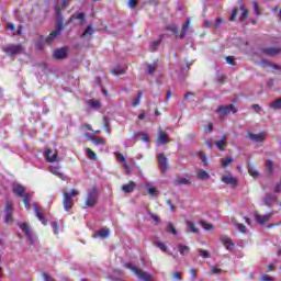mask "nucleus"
Instances as JSON below:
<instances>
[{
  "label": "nucleus",
  "instance_id": "f257e3e1",
  "mask_svg": "<svg viewBox=\"0 0 281 281\" xmlns=\"http://www.w3.org/2000/svg\"><path fill=\"white\" fill-rule=\"evenodd\" d=\"M100 199V191L97 187H92L88 190L86 195V207H95L98 205V200Z\"/></svg>",
  "mask_w": 281,
  "mask_h": 281
},
{
  "label": "nucleus",
  "instance_id": "f03ea898",
  "mask_svg": "<svg viewBox=\"0 0 281 281\" xmlns=\"http://www.w3.org/2000/svg\"><path fill=\"white\" fill-rule=\"evenodd\" d=\"M192 21L190 18L187 19L186 23L182 25L181 33L179 34V30L177 29V25L169 24L166 26L167 32H172L175 36L178 38H186V34H188V30H190V24Z\"/></svg>",
  "mask_w": 281,
  "mask_h": 281
},
{
  "label": "nucleus",
  "instance_id": "7ed1b4c3",
  "mask_svg": "<svg viewBox=\"0 0 281 281\" xmlns=\"http://www.w3.org/2000/svg\"><path fill=\"white\" fill-rule=\"evenodd\" d=\"M239 10L241 11V15L239 18L240 23H243L247 19V16H249V10L247 8H245L243 5L239 9L234 8L232 15L228 19L231 22L235 23V21H238Z\"/></svg>",
  "mask_w": 281,
  "mask_h": 281
},
{
  "label": "nucleus",
  "instance_id": "20e7f679",
  "mask_svg": "<svg viewBox=\"0 0 281 281\" xmlns=\"http://www.w3.org/2000/svg\"><path fill=\"white\" fill-rule=\"evenodd\" d=\"M2 50L7 56H19V54H23V52H25V48L21 44H11L4 46Z\"/></svg>",
  "mask_w": 281,
  "mask_h": 281
},
{
  "label": "nucleus",
  "instance_id": "39448f33",
  "mask_svg": "<svg viewBox=\"0 0 281 281\" xmlns=\"http://www.w3.org/2000/svg\"><path fill=\"white\" fill-rule=\"evenodd\" d=\"M14 212V204L12 201H8L4 205V223L7 225H12L14 223V216L12 215Z\"/></svg>",
  "mask_w": 281,
  "mask_h": 281
},
{
  "label": "nucleus",
  "instance_id": "423d86ee",
  "mask_svg": "<svg viewBox=\"0 0 281 281\" xmlns=\"http://www.w3.org/2000/svg\"><path fill=\"white\" fill-rule=\"evenodd\" d=\"M64 27H65V25L63 24V21H59L57 23L56 29L47 37H44L45 44L52 45V43H54V40L57 36H60V33L63 32Z\"/></svg>",
  "mask_w": 281,
  "mask_h": 281
},
{
  "label": "nucleus",
  "instance_id": "0eeeda50",
  "mask_svg": "<svg viewBox=\"0 0 281 281\" xmlns=\"http://www.w3.org/2000/svg\"><path fill=\"white\" fill-rule=\"evenodd\" d=\"M246 137L249 139V142H255V144H262V142L267 139V132H260L258 134L248 132Z\"/></svg>",
  "mask_w": 281,
  "mask_h": 281
},
{
  "label": "nucleus",
  "instance_id": "6e6552de",
  "mask_svg": "<svg viewBox=\"0 0 281 281\" xmlns=\"http://www.w3.org/2000/svg\"><path fill=\"white\" fill-rule=\"evenodd\" d=\"M44 157L48 164H56L58 161V150H52V148H47L44 153Z\"/></svg>",
  "mask_w": 281,
  "mask_h": 281
},
{
  "label": "nucleus",
  "instance_id": "1a4fd4ad",
  "mask_svg": "<svg viewBox=\"0 0 281 281\" xmlns=\"http://www.w3.org/2000/svg\"><path fill=\"white\" fill-rule=\"evenodd\" d=\"M272 216H273V213L260 215L258 212H256L255 221L258 223V225H267V223H269V221H271Z\"/></svg>",
  "mask_w": 281,
  "mask_h": 281
},
{
  "label": "nucleus",
  "instance_id": "9d476101",
  "mask_svg": "<svg viewBox=\"0 0 281 281\" xmlns=\"http://www.w3.org/2000/svg\"><path fill=\"white\" fill-rule=\"evenodd\" d=\"M63 206L64 210L66 212H69V210H71V207H74V199H71V194H69L68 192H64L63 193Z\"/></svg>",
  "mask_w": 281,
  "mask_h": 281
},
{
  "label": "nucleus",
  "instance_id": "9b49d317",
  "mask_svg": "<svg viewBox=\"0 0 281 281\" xmlns=\"http://www.w3.org/2000/svg\"><path fill=\"white\" fill-rule=\"evenodd\" d=\"M215 113H221L222 115H227V113H238V109L234 104H228L226 106H218Z\"/></svg>",
  "mask_w": 281,
  "mask_h": 281
},
{
  "label": "nucleus",
  "instance_id": "f8f14e48",
  "mask_svg": "<svg viewBox=\"0 0 281 281\" xmlns=\"http://www.w3.org/2000/svg\"><path fill=\"white\" fill-rule=\"evenodd\" d=\"M20 228L22 229V232H24L27 240H30V244L34 245V234H32V228H30V225H27L26 223H22L20 224Z\"/></svg>",
  "mask_w": 281,
  "mask_h": 281
},
{
  "label": "nucleus",
  "instance_id": "ddd939ff",
  "mask_svg": "<svg viewBox=\"0 0 281 281\" xmlns=\"http://www.w3.org/2000/svg\"><path fill=\"white\" fill-rule=\"evenodd\" d=\"M222 182L226 186H231L232 188H236V186H238V180H236V178H234L232 175L223 176Z\"/></svg>",
  "mask_w": 281,
  "mask_h": 281
},
{
  "label": "nucleus",
  "instance_id": "4468645a",
  "mask_svg": "<svg viewBox=\"0 0 281 281\" xmlns=\"http://www.w3.org/2000/svg\"><path fill=\"white\" fill-rule=\"evenodd\" d=\"M158 165L161 172H166V170H168V158L166 157L165 154L158 155Z\"/></svg>",
  "mask_w": 281,
  "mask_h": 281
},
{
  "label": "nucleus",
  "instance_id": "2eb2a0df",
  "mask_svg": "<svg viewBox=\"0 0 281 281\" xmlns=\"http://www.w3.org/2000/svg\"><path fill=\"white\" fill-rule=\"evenodd\" d=\"M261 52L266 56H278V54L281 53V48L280 47H265V48H261Z\"/></svg>",
  "mask_w": 281,
  "mask_h": 281
},
{
  "label": "nucleus",
  "instance_id": "dca6fc26",
  "mask_svg": "<svg viewBox=\"0 0 281 281\" xmlns=\"http://www.w3.org/2000/svg\"><path fill=\"white\" fill-rule=\"evenodd\" d=\"M12 192L13 194H15L16 196H20L21 199L23 196H25V194H27V192H25V187H23L22 184H15L12 188Z\"/></svg>",
  "mask_w": 281,
  "mask_h": 281
},
{
  "label": "nucleus",
  "instance_id": "f3484780",
  "mask_svg": "<svg viewBox=\"0 0 281 281\" xmlns=\"http://www.w3.org/2000/svg\"><path fill=\"white\" fill-rule=\"evenodd\" d=\"M111 235V229L109 228H102L100 231H97L92 238H109V236Z\"/></svg>",
  "mask_w": 281,
  "mask_h": 281
},
{
  "label": "nucleus",
  "instance_id": "a211bd4d",
  "mask_svg": "<svg viewBox=\"0 0 281 281\" xmlns=\"http://www.w3.org/2000/svg\"><path fill=\"white\" fill-rule=\"evenodd\" d=\"M53 56L56 60H63V58L67 57V49L57 48L53 52Z\"/></svg>",
  "mask_w": 281,
  "mask_h": 281
},
{
  "label": "nucleus",
  "instance_id": "6ab92c4d",
  "mask_svg": "<svg viewBox=\"0 0 281 281\" xmlns=\"http://www.w3.org/2000/svg\"><path fill=\"white\" fill-rule=\"evenodd\" d=\"M157 142H158V144H168L170 142V138H168V134H166V132L161 131V128H159V131H158Z\"/></svg>",
  "mask_w": 281,
  "mask_h": 281
},
{
  "label": "nucleus",
  "instance_id": "aec40b11",
  "mask_svg": "<svg viewBox=\"0 0 281 281\" xmlns=\"http://www.w3.org/2000/svg\"><path fill=\"white\" fill-rule=\"evenodd\" d=\"M276 201H278V198L272 193H267L263 198V203L265 205H268V207H271Z\"/></svg>",
  "mask_w": 281,
  "mask_h": 281
},
{
  "label": "nucleus",
  "instance_id": "412c9836",
  "mask_svg": "<svg viewBox=\"0 0 281 281\" xmlns=\"http://www.w3.org/2000/svg\"><path fill=\"white\" fill-rule=\"evenodd\" d=\"M135 181H130L127 184H123L121 190L125 193V194H131L132 192L135 191Z\"/></svg>",
  "mask_w": 281,
  "mask_h": 281
},
{
  "label": "nucleus",
  "instance_id": "4be33fe9",
  "mask_svg": "<svg viewBox=\"0 0 281 281\" xmlns=\"http://www.w3.org/2000/svg\"><path fill=\"white\" fill-rule=\"evenodd\" d=\"M74 19H77L78 21H81V25H85V23H87V13L81 12V13H77V14H72V16L70 18V20L68 21V23H71V21H74Z\"/></svg>",
  "mask_w": 281,
  "mask_h": 281
},
{
  "label": "nucleus",
  "instance_id": "5701e85b",
  "mask_svg": "<svg viewBox=\"0 0 281 281\" xmlns=\"http://www.w3.org/2000/svg\"><path fill=\"white\" fill-rule=\"evenodd\" d=\"M33 207H34V212H35V215L38 218V221H41V223H43V225H47L45 215H43V213H41V209L38 207V205L34 204Z\"/></svg>",
  "mask_w": 281,
  "mask_h": 281
},
{
  "label": "nucleus",
  "instance_id": "b1692460",
  "mask_svg": "<svg viewBox=\"0 0 281 281\" xmlns=\"http://www.w3.org/2000/svg\"><path fill=\"white\" fill-rule=\"evenodd\" d=\"M215 145L220 150H225V148L227 147V136H225V134L222 135V138L217 140Z\"/></svg>",
  "mask_w": 281,
  "mask_h": 281
},
{
  "label": "nucleus",
  "instance_id": "393cba45",
  "mask_svg": "<svg viewBox=\"0 0 281 281\" xmlns=\"http://www.w3.org/2000/svg\"><path fill=\"white\" fill-rule=\"evenodd\" d=\"M45 36L44 35H40L38 40L35 43V49H37L38 52L43 50L45 47Z\"/></svg>",
  "mask_w": 281,
  "mask_h": 281
},
{
  "label": "nucleus",
  "instance_id": "a878e982",
  "mask_svg": "<svg viewBox=\"0 0 281 281\" xmlns=\"http://www.w3.org/2000/svg\"><path fill=\"white\" fill-rule=\"evenodd\" d=\"M220 240L222 245L226 247V249H232V247L234 246V243H232V239H229L227 235L222 236Z\"/></svg>",
  "mask_w": 281,
  "mask_h": 281
},
{
  "label": "nucleus",
  "instance_id": "bb28decb",
  "mask_svg": "<svg viewBox=\"0 0 281 281\" xmlns=\"http://www.w3.org/2000/svg\"><path fill=\"white\" fill-rule=\"evenodd\" d=\"M177 249L180 254V256H186L190 254V246L183 245V244H178Z\"/></svg>",
  "mask_w": 281,
  "mask_h": 281
},
{
  "label": "nucleus",
  "instance_id": "cd10ccee",
  "mask_svg": "<svg viewBox=\"0 0 281 281\" xmlns=\"http://www.w3.org/2000/svg\"><path fill=\"white\" fill-rule=\"evenodd\" d=\"M248 175L252 177V179H258V176L260 175L258 170H256V167L254 165L249 164L248 165Z\"/></svg>",
  "mask_w": 281,
  "mask_h": 281
},
{
  "label": "nucleus",
  "instance_id": "c85d7f7f",
  "mask_svg": "<svg viewBox=\"0 0 281 281\" xmlns=\"http://www.w3.org/2000/svg\"><path fill=\"white\" fill-rule=\"evenodd\" d=\"M167 234H172V236H177L178 231L177 227H175V224L172 222H169V224L166 227Z\"/></svg>",
  "mask_w": 281,
  "mask_h": 281
},
{
  "label": "nucleus",
  "instance_id": "c756f323",
  "mask_svg": "<svg viewBox=\"0 0 281 281\" xmlns=\"http://www.w3.org/2000/svg\"><path fill=\"white\" fill-rule=\"evenodd\" d=\"M198 179H201L202 181H207L210 179V173L207 171L200 169V171L196 173Z\"/></svg>",
  "mask_w": 281,
  "mask_h": 281
},
{
  "label": "nucleus",
  "instance_id": "7c9ffc66",
  "mask_svg": "<svg viewBox=\"0 0 281 281\" xmlns=\"http://www.w3.org/2000/svg\"><path fill=\"white\" fill-rule=\"evenodd\" d=\"M90 142H93L97 146L104 145V138H100L98 136H89Z\"/></svg>",
  "mask_w": 281,
  "mask_h": 281
},
{
  "label": "nucleus",
  "instance_id": "2f4dec72",
  "mask_svg": "<svg viewBox=\"0 0 281 281\" xmlns=\"http://www.w3.org/2000/svg\"><path fill=\"white\" fill-rule=\"evenodd\" d=\"M93 35V26L89 25L83 33L80 35V38H87V36H92Z\"/></svg>",
  "mask_w": 281,
  "mask_h": 281
},
{
  "label": "nucleus",
  "instance_id": "473e14b6",
  "mask_svg": "<svg viewBox=\"0 0 281 281\" xmlns=\"http://www.w3.org/2000/svg\"><path fill=\"white\" fill-rule=\"evenodd\" d=\"M231 164H234V158L226 156L222 159V167L227 168Z\"/></svg>",
  "mask_w": 281,
  "mask_h": 281
},
{
  "label": "nucleus",
  "instance_id": "72a5a7b5",
  "mask_svg": "<svg viewBox=\"0 0 281 281\" xmlns=\"http://www.w3.org/2000/svg\"><path fill=\"white\" fill-rule=\"evenodd\" d=\"M52 175H55V177H58L63 181H65V175L60 173V170H58V167H52L50 168Z\"/></svg>",
  "mask_w": 281,
  "mask_h": 281
},
{
  "label": "nucleus",
  "instance_id": "f704fd0d",
  "mask_svg": "<svg viewBox=\"0 0 281 281\" xmlns=\"http://www.w3.org/2000/svg\"><path fill=\"white\" fill-rule=\"evenodd\" d=\"M261 65H267V67H271V69H278L279 71H281V67L278 64H271L269 60L267 59H262L261 60Z\"/></svg>",
  "mask_w": 281,
  "mask_h": 281
},
{
  "label": "nucleus",
  "instance_id": "c9c22d12",
  "mask_svg": "<svg viewBox=\"0 0 281 281\" xmlns=\"http://www.w3.org/2000/svg\"><path fill=\"white\" fill-rule=\"evenodd\" d=\"M103 126L105 128L106 135H110L109 133H111V121L106 116L103 117Z\"/></svg>",
  "mask_w": 281,
  "mask_h": 281
},
{
  "label": "nucleus",
  "instance_id": "e433bc0d",
  "mask_svg": "<svg viewBox=\"0 0 281 281\" xmlns=\"http://www.w3.org/2000/svg\"><path fill=\"white\" fill-rule=\"evenodd\" d=\"M86 153L91 161H98V155L91 148H86Z\"/></svg>",
  "mask_w": 281,
  "mask_h": 281
},
{
  "label": "nucleus",
  "instance_id": "4c0bfd02",
  "mask_svg": "<svg viewBox=\"0 0 281 281\" xmlns=\"http://www.w3.org/2000/svg\"><path fill=\"white\" fill-rule=\"evenodd\" d=\"M111 74H113V76H122L125 74V70L122 67H115L111 70Z\"/></svg>",
  "mask_w": 281,
  "mask_h": 281
},
{
  "label": "nucleus",
  "instance_id": "58836bf2",
  "mask_svg": "<svg viewBox=\"0 0 281 281\" xmlns=\"http://www.w3.org/2000/svg\"><path fill=\"white\" fill-rule=\"evenodd\" d=\"M147 74L153 75L157 70V63L154 64H147Z\"/></svg>",
  "mask_w": 281,
  "mask_h": 281
},
{
  "label": "nucleus",
  "instance_id": "ea45409f",
  "mask_svg": "<svg viewBox=\"0 0 281 281\" xmlns=\"http://www.w3.org/2000/svg\"><path fill=\"white\" fill-rule=\"evenodd\" d=\"M198 156L200 157L201 161L204 162V166H210V162H207V154H205V151L198 153Z\"/></svg>",
  "mask_w": 281,
  "mask_h": 281
},
{
  "label": "nucleus",
  "instance_id": "a19ab883",
  "mask_svg": "<svg viewBox=\"0 0 281 281\" xmlns=\"http://www.w3.org/2000/svg\"><path fill=\"white\" fill-rule=\"evenodd\" d=\"M144 97V92L139 91L137 97L133 100L132 102V106H137L139 105V102L142 100V98Z\"/></svg>",
  "mask_w": 281,
  "mask_h": 281
},
{
  "label": "nucleus",
  "instance_id": "79ce46f5",
  "mask_svg": "<svg viewBox=\"0 0 281 281\" xmlns=\"http://www.w3.org/2000/svg\"><path fill=\"white\" fill-rule=\"evenodd\" d=\"M156 247H158V249H160V251H162L164 254H166L168 251V246H166V244H164L162 241H156L155 243Z\"/></svg>",
  "mask_w": 281,
  "mask_h": 281
},
{
  "label": "nucleus",
  "instance_id": "37998d69",
  "mask_svg": "<svg viewBox=\"0 0 281 281\" xmlns=\"http://www.w3.org/2000/svg\"><path fill=\"white\" fill-rule=\"evenodd\" d=\"M187 226L189 227L190 232H192V234H199V228H196L193 222H187Z\"/></svg>",
  "mask_w": 281,
  "mask_h": 281
},
{
  "label": "nucleus",
  "instance_id": "c03bdc74",
  "mask_svg": "<svg viewBox=\"0 0 281 281\" xmlns=\"http://www.w3.org/2000/svg\"><path fill=\"white\" fill-rule=\"evenodd\" d=\"M88 104L92 108V109H100V106H102V104L100 103V101H95V100H89Z\"/></svg>",
  "mask_w": 281,
  "mask_h": 281
},
{
  "label": "nucleus",
  "instance_id": "a18cd8bd",
  "mask_svg": "<svg viewBox=\"0 0 281 281\" xmlns=\"http://www.w3.org/2000/svg\"><path fill=\"white\" fill-rule=\"evenodd\" d=\"M266 168L269 175L273 173V161L271 160H267L266 161Z\"/></svg>",
  "mask_w": 281,
  "mask_h": 281
},
{
  "label": "nucleus",
  "instance_id": "49530a36",
  "mask_svg": "<svg viewBox=\"0 0 281 281\" xmlns=\"http://www.w3.org/2000/svg\"><path fill=\"white\" fill-rule=\"evenodd\" d=\"M147 194H149V196H157L159 194V191L157 190V188L150 187L147 190Z\"/></svg>",
  "mask_w": 281,
  "mask_h": 281
},
{
  "label": "nucleus",
  "instance_id": "de8ad7c7",
  "mask_svg": "<svg viewBox=\"0 0 281 281\" xmlns=\"http://www.w3.org/2000/svg\"><path fill=\"white\" fill-rule=\"evenodd\" d=\"M200 225H202V227L206 231L210 232L212 229H214V226L212 224H207L206 222H200Z\"/></svg>",
  "mask_w": 281,
  "mask_h": 281
},
{
  "label": "nucleus",
  "instance_id": "09e8293b",
  "mask_svg": "<svg viewBox=\"0 0 281 281\" xmlns=\"http://www.w3.org/2000/svg\"><path fill=\"white\" fill-rule=\"evenodd\" d=\"M213 128H214V124L213 123H209L207 125L203 126V133H205V134L212 133Z\"/></svg>",
  "mask_w": 281,
  "mask_h": 281
},
{
  "label": "nucleus",
  "instance_id": "8fccbe9b",
  "mask_svg": "<svg viewBox=\"0 0 281 281\" xmlns=\"http://www.w3.org/2000/svg\"><path fill=\"white\" fill-rule=\"evenodd\" d=\"M198 252H199V256H201V258H210V251L209 250L199 249Z\"/></svg>",
  "mask_w": 281,
  "mask_h": 281
},
{
  "label": "nucleus",
  "instance_id": "3c124183",
  "mask_svg": "<svg viewBox=\"0 0 281 281\" xmlns=\"http://www.w3.org/2000/svg\"><path fill=\"white\" fill-rule=\"evenodd\" d=\"M211 273L218 274V273H226V271L222 270L221 268H216L215 266H211Z\"/></svg>",
  "mask_w": 281,
  "mask_h": 281
},
{
  "label": "nucleus",
  "instance_id": "603ef678",
  "mask_svg": "<svg viewBox=\"0 0 281 281\" xmlns=\"http://www.w3.org/2000/svg\"><path fill=\"white\" fill-rule=\"evenodd\" d=\"M178 186H190V181L187 178H180L177 180Z\"/></svg>",
  "mask_w": 281,
  "mask_h": 281
},
{
  "label": "nucleus",
  "instance_id": "864d4df0",
  "mask_svg": "<svg viewBox=\"0 0 281 281\" xmlns=\"http://www.w3.org/2000/svg\"><path fill=\"white\" fill-rule=\"evenodd\" d=\"M225 60L227 65H232V66L236 65V58H234V56H226Z\"/></svg>",
  "mask_w": 281,
  "mask_h": 281
},
{
  "label": "nucleus",
  "instance_id": "5fc2aeb1",
  "mask_svg": "<svg viewBox=\"0 0 281 281\" xmlns=\"http://www.w3.org/2000/svg\"><path fill=\"white\" fill-rule=\"evenodd\" d=\"M52 226H53L54 234H59V232H60V224H58V222H53Z\"/></svg>",
  "mask_w": 281,
  "mask_h": 281
},
{
  "label": "nucleus",
  "instance_id": "6e6d98bb",
  "mask_svg": "<svg viewBox=\"0 0 281 281\" xmlns=\"http://www.w3.org/2000/svg\"><path fill=\"white\" fill-rule=\"evenodd\" d=\"M236 227L239 229V232H241V234H247V226L244 224L237 223Z\"/></svg>",
  "mask_w": 281,
  "mask_h": 281
},
{
  "label": "nucleus",
  "instance_id": "4d7b16f0",
  "mask_svg": "<svg viewBox=\"0 0 281 281\" xmlns=\"http://www.w3.org/2000/svg\"><path fill=\"white\" fill-rule=\"evenodd\" d=\"M23 30H25V26L23 24H21L16 32L13 33V36H21V34H23Z\"/></svg>",
  "mask_w": 281,
  "mask_h": 281
},
{
  "label": "nucleus",
  "instance_id": "13d9d810",
  "mask_svg": "<svg viewBox=\"0 0 281 281\" xmlns=\"http://www.w3.org/2000/svg\"><path fill=\"white\" fill-rule=\"evenodd\" d=\"M42 278L44 281H55L54 278H52V276H49L47 272H43Z\"/></svg>",
  "mask_w": 281,
  "mask_h": 281
},
{
  "label": "nucleus",
  "instance_id": "bf43d9fd",
  "mask_svg": "<svg viewBox=\"0 0 281 281\" xmlns=\"http://www.w3.org/2000/svg\"><path fill=\"white\" fill-rule=\"evenodd\" d=\"M149 216L155 223H161V217H159L158 215L150 213Z\"/></svg>",
  "mask_w": 281,
  "mask_h": 281
},
{
  "label": "nucleus",
  "instance_id": "052dcab7",
  "mask_svg": "<svg viewBox=\"0 0 281 281\" xmlns=\"http://www.w3.org/2000/svg\"><path fill=\"white\" fill-rule=\"evenodd\" d=\"M22 201H23L24 204H30V203H31L30 193H25V194L22 196Z\"/></svg>",
  "mask_w": 281,
  "mask_h": 281
},
{
  "label": "nucleus",
  "instance_id": "680f3d73",
  "mask_svg": "<svg viewBox=\"0 0 281 281\" xmlns=\"http://www.w3.org/2000/svg\"><path fill=\"white\" fill-rule=\"evenodd\" d=\"M116 157H117L119 161H122L123 164H126V157H124V154L119 153L116 155Z\"/></svg>",
  "mask_w": 281,
  "mask_h": 281
},
{
  "label": "nucleus",
  "instance_id": "e2e57ef3",
  "mask_svg": "<svg viewBox=\"0 0 281 281\" xmlns=\"http://www.w3.org/2000/svg\"><path fill=\"white\" fill-rule=\"evenodd\" d=\"M276 82L273 79H269L268 82H267V87L268 89H272L274 87Z\"/></svg>",
  "mask_w": 281,
  "mask_h": 281
},
{
  "label": "nucleus",
  "instance_id": "0e129e2a",
  "mask_svg": "<svg viewBox=\"0 0 281 281\" xmlns=\"http://www.w3.org/2000/svg\"><path fill=\"white\" fill-rule=\"evenodd\" d=\"M128 5H130V8H132V9L137 8V0H130V1H128Z\"/></svg>",
  "mask_w": 281,
  "mask_h": 281
},
{
  "label": "nucleus",
  "instance_id": "69168bd1",
  "mask_svg": "<svg viewBox=\"0 0 281 281\" xmlns=\"http://www.w3.org/2000/svg\"><path fill=\"white\" fill-rule=\"evenodd\" d=\"M140 137H142L143 142H150V138L148 137V134H146V133H140Z\"/></svg>",
  "mask_w": 281,
  "mask_h": 281
},
{
  "label": "nucleus",
  "instance_id": "338daca9",
  "mask_svg": "<svg viewBox=\"0 0 281 281\" xmlns=\"http://www.w3.org/2000/svg\"><path fill=\"white\" fill-rule=\"evenodd\" d=\"M261 280H262V281H273V279H272L271 276H269V274H263V276H261Z\"/></svg>",
  "mask_w": 281,
  "mask_h": 281
},
{
  "label": "nucleus",
  "instance_id": "774afa93",
  "mask_svg": "<svg viewBox=\"0 0 281 281\" xmlns=\"http://www.w3.org/2000/svg\"><path fill=\"white\" fill-rule=\"evenodd\" d=\"M173 280H179V281H181V280H182V278H181V272H175V273H173Z\"/></svg>",
  "mask_w": 281,
  "mask_h": 281
}]
</instances>
